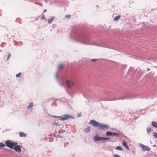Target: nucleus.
Returning <instances> with one entry per match:
<instances>
[{
    "label": "nucleus",
    "instance_id": "1",
    "mask_svg": "<svg viewBox=\"0 0 157 157\" xmlns=\"http://www.w3.org/2000/svg\"><path fill=\"white\" fill-rule=\"evenodd\" d=\"M6 145L8 147L11 149H13L14 148V146L15 145H17L18 143L17 142H11L10 140H7L5 142Z\"/></svg>",
    "mask_w": 157,
    "mask_h": 157
},
{
    "label": "nucleus",
    "instance_id": "2",
    "mask_svg": "<svg viewBox=\"0 0 157 157\" xmlns=\"http://www.w3.org/2000/svg\"><path fill=\"white\" fill-rule=\"evenodd\" d=\"M106 135L107 136H120L119 134L116 133L115 132H112L111 131H108L106 132Z\"/></svg>",
    "mask_w": 157,
    "mask_h": 157
},
{
    "label": "nucleus",
    "instance_id": "3",
    "mask_svg": "<svg viewBox=\"0 0 157 157\" xmlns=\"http://www.w3.org/2000/svg\"><path fill=\"white\" fill-rule=\"evenodd\" d=\"M139 146L140 147L142 148V150L143 151H150L151 149L147 146H145L142 144H140Z\"/></svg>",
    "mask_w": 157,
    "mask_h": 157
},
{
    "label": "nucleus",
    "instance_id": "4",
    "mask_svg": "<svg viewBox=\"0 0 157 157\" xmlns=\"http://www.w3.org/2000/svg\"><path fill=\"white\" fill-rule=\"evenodd\" d=\"M104 137H99L98 135H95L94 138V140L96 142L99 140L104 141Z\"/></svg>",
    "mask_w": 157,
    "mask_h": 157
},
{
    "label": "nucleus",
    "instance_id": "5",
    "mask_svg": "<svg viewBox=\"0 0 157 157\" xmlns=\"http://www.w3.org/2000/svg\"><path fill=\"white\" fill-rule=\"evenodd\" d=\"M13 149L19 153H20L21 152V147L19 145H15L14 146V148Z\"/></svg>",
    "mask_w": 157,
    "mask_h": 157
},
{
    "label": "nucleus",
    "instance_id": "6",
    "mask_svg": "<svg viewBox=\"0 0 157 157\" xmlns=\"http://www.w3.org/2000/svg\"><path fill=\"white\" fill-rule=\"evenodd\" d=\"M90 123L94 126H98L99 127L100 124V123L98 122L95 120H93L90 121Z\"/></svg>",
    "mask_w": 157,
    "mask_h": 157
},
{
    "label": "nucleus",
    "instance_id": "7",
    "mask_svg": "<svg viewBox=\"0 0 157 157\" xmlns=\"http://www.w3.org/2000/svg\"><path fill=\"white\" fill-rule=\"evenodd\" d=\"M99 127L101 129H108L109 128V126L104 124H100Z\"/></svg>",
    "mask_w": 157,
    "mask_h": 157
},
{
    "label": "nucleus",
    "instance_id": "8",
    "mask_svg": "<svg viewBox=\"0 0 157 157\" xmlns=\"http://www.w3.org/2000/svg\"><path fill=\"white\" fill-rule=\"evenodd\" d=\"M66 84L67 87L70 88L73 86V83L72 81L68 80L66 82Z\"/></svg>",
    "mask_w": 157,
    "mask_h": 157
},
{
    "label": "nucleus",
    "instance_id": "9",
    "mask_svg": "<svg viewBox=\"0 0 157 157\" xmlns=\"http://www.w3.org/2000/svg\"><path fill=\"white\" fill-rule=\"evenodd\" d=\"M63 116L64 117V118H73L72 116H70L67 114H65V115H63ZM50 117H53L54 118H63L62 116L57 117L56 116H50Z\"/></svg>",
    "mask_w": 157,
    "mask_h": 157
},
{
    "label": "nucleus",
    "instance_id": "10",
    "mask_svg": "<svg viewBox=\"0 0 157 157\" xmlns=\"http://www.w3.org/2000/svg\"><path fill=\"white\" fill-rule=\"evenodd\" d=\"M122 145L124 146V147H126V148L127 149H128L129 150V148L127 145V144L126 142V141H123V142H122Z\"/></svg>",
    "mask_w": 157,
    "mask_h": 157
},
{
    "label": "nucleus",
    "instance_id": "11",
    "mask_svg": "<svg viewBox=\"0 0 157 157\" xmlns=\"http://www.w3.org/2000/svg\"><path fill=\"white\" fill-rule=\"evenodd\" d=\"M90 131V126L86 128L84 130V131L85 132L87 133H89Z\"/></svg>",
    "mask_w": 157,
    "mask_h": 157
},
{
    "label": "nucleus",
    "instance_id": "12",
    "mask_svg": "<svg viewBox=\"0 0 157 157\" xmlns=\"http://www.w3.org/2000/svg\"><path fill=\"white\" fill-rule=\"evenodd\" d=\"M19 136L21 137H25L26 136L25 134L22 132H21L19 133Z\"/></svg>",
    "mask_w": 157,
    "mask_h": 157
},
{
    "label": "nucleus",
    "instance_id": "13",
    "mask_svg": "<svg viewBox=\"0 0 157 157\" xmlns=\"http://www.w3.org/2000/svg\"><path fill=\"white\" fill-rule=\"evenodd\" d=\"M152 126L155 128H157V123L155 121H152Z\"/></svg>",
    "mask_w": 157,
    "mask_h": 157
},
{
    "label": "nucleus",
    "instance_id": "14",
    "mask_svg": "<svg viewBox=\"0 0 157 157\" xmlns=\"http://www.w3.org/2000/svg\"><path fill=\"white\" fill-rule=\"evenodd\" d=\"M54 17H52L51 19H49L48 20V23L49 24H51V23H52V22L54 20Z\"/></svg>",
    "mask_w": 157,
    "mask_h": 157
},
{
    "label": "nucleus",
    "instance_id": "15",
    "mask_svg": "<svg viewBox=\"0 0 157 157\" xmlns=\"http://www.w3.org/2000/svg\"><path fill=\"white\" fill-rule=\"evenodd\" d=\"M33 106V103L31 102L29 104V105L28 106V109H31Z\"/></svg>",
    "mask_w": 157,
    "mask_h": 157
},
{
    "label": "nucleus",
    "instance_id": "16",
    "mask_svg": "<svg viewBox=\"0 0 157 157\" xmlns=\"http://www.w3.org/2000/svg\"><path fill=\"white\" fill-rule=\"evenodd\" d=\"M147 133L148 134H149L151 132V128L148 127L147 128Z\"/></svg>",
    "mask_w": 157,
    "mask_h": 157
},
{
    "label": "nucleus",
    "instance_id": "17",
    "mask_svg": "<svg viewBox=\"0 0 157 157\" xmlns=\"http://www.w3.org/2000/svg\"><path fill=\"white\" fill-rule=\"evenodd\" d=\"M115 149L116 150H118L121 151H123V149L122 147L120 146H117V147Z\"/></svg>",
    "mask_w": 157,
    "mask_h": 157
},
{
    "label": "nucleus",
    "instance_id": "18",
    "mask_svg": "<svg viewBox=\"0 0 157 157\" xmlns=\"http://www.w3.org/2000/svg\"><path fill=\"white\" fill-rule=\"evenodd\" d=\"M53 136L56 138H61L62 137V136L60 135H56L55 134H54L53 135Z\"/></svg>",
    "mask_w": 157,
    "mask_h": 157
},
{
    "label": "nucleus",
    "instance_id": "19",
    "mask_svg": "<svg viewBox=\"0 0 157 157\" xmlns=\"http://www.w3.org/2000/svg\"><path fill=\"white\" fill-rule=\"evenodd\" d=\"M120 16H117L114 18V20L115 21H118L120 19Z\"/></svg>",
    "mask_w": 157,
    "mask_h": 157
},
{
    "label": "nucleus",
    "instance_id": "20",
    "mask_svg": "<svg viewBox=\"0 0 157 157\" xmlns=\"http://www.w3.org/2000/svg\"><path fill=\"white\" fill-rule=\"evenodd\" d=\"M63 67V65L62 64H59L58 66V68L59 69H62Z\"/></svg>",
    "mask_w": 157,
    "mask_h": 157
},
{
    "label": "nucleus",
    "instance_id": "21",
    "mask_svg": "<svg viewBox=\"0 0 157 157\" xmlns=\"http://www.w3.org/2000/svg\"><path fill=\"white\" fill-rule=\"evenodd\" d=\"M11 56V54L10 53H9L8 54V56L7 58L6 61H8L10 59V57Z\"/></svg>",
    "mask_w": 157,
    "mask_h": 157
},
{
    "label": "nucleus",
    "instance_id": "22",
    "mask_svg": "<svg viewBox=\"0 0 157 157\" xmlns=\"http://www.w3.org/2000/svg\"><path fill=\"white\" fill-rule=\"evenodd\" d=\"M21 72H20V73H19L18 74H16V77H17V78H19V77H20L21 76Z\"/></svg>",
    "mask_w": 157,
    "mask_h": 157
},
{
    "label": "nucleus",
    "instance_id": "23",
    "mask_svg": "<svg viewBox=\"0 0 157 157\" xmlns=\"http://www.w3.org/2000/svg\"><path fill=\"white\" fill-rule=\"evenodd\" d=\"M111 140V139L110 138L104 137V141H105L106 140Z\"/></svg>",
    "mask_w": 157,
    "mask_h": 157
},
{
    "label": "nucleus",
    "instance_id": "24",
    "mask_svg": "<svg viewBox=\"0 0 157 157\" xmlns=\"http://www.w3.org/2000/svg\"><path fill=\"white\" fill-rule=\"evenodd\" d=\"M5 146V145L2 143H0V147H2Z\"/></svg>",
    "mask_w": 157,
    "mask_h": 157
},
{
    "label": "nucleus",
    "instance_id": "25",
    "mask_svg": "<svg viewBox=\"0 0 157 157\" xmlns=\"http://www.w3.org/2000/svg\"><path fill=\"white\" fill-rule=\"evenodd\" d=\"M154 137L155 138H157V133H154Z\"/></svg>",
    "mask_w": 157,
    "mask_h": 157
},
{
    "label": "nucleus",
    "instance_id": "26",
    "mask_svg": "<svg viewBox=\"0 0 157 157\" xmlns=\"http://www.w3.org/2000/svg\"><path fill=\"white\" fill-rule=\"evenodd\" d=\"M97 59H92L91 60V61L93 62H95L97 61Z\"/></svg>",
    "mask_w": 157,
    "mask_h": 157
},
{
    "label": "nucleus",
    "instance_id": "27",
    "mask_svg": "<svg viewBox=\"0 0 157 157\" xmlns=\"http://www.w3.org/2000/svg\"><path fill=\"white\" fill-rule=\"evenodd\" d=\"M68 118H60V120L61 121H64L68 119Z\"/></svg>",
    "mask_w": 157,
    "mask_h": 157
},
{
    "label": "nucleus",
    "instance_id": "28",
    "mask_svg": "<svg viewBox=\"0 0 157 157\" xmlns=\"http://www.w3.org/2000/svg\"><path fill=\"white\" fill-rule=\"evenodd\" d=\"M113 156L114 157H120V155L118 154H115Z\"/></svg>",
    "mask_w": 157,
    "mask_h": 157
},
{
    "label": "nucleus",
    "instance_id": "29",
    "mask_svg": "<svg viewBox=\"0 0 157 157\" xmlns=\"http://www.w3.org/2000/svg\"><path fill=\"white\" fill-rule=\"evenodd\" d=\"M53 125H56L57 126H59V124L57 123H54L53 124Z\"/></svg>",
    "mask_w": 157,
    "mask_h": 157
},
{
    "label": "nucleus",
    "instance_id": "30",
    "mask_svg": "<svg viewBox=\"0 0 157 157\" xmlns=\"http://www.w3.org/2000/svg\"><path fill=\"white\" fill-rule=\"evenodd\" d=\"M45 18V16L44 15H42V17L41 18V20H43V19H44Z\"/></svg>",
    "mask_w": 157,
    "mask_h": 157
},
{
    "label": "nucleus",
    "instance_id": "31",
    "mask_svg": "<svg viewBox=\"0 0 157 157\" xmlns=\"http://www.w3.org/2000/svg\"><path fill=\"white\" fill-rule=\"evenodd\" d=\"M78 117H80L81 116V113H79L78 114V116H77Z\"/></svg>",
    "mask_w": 157,
    "mask_h": 157
},
{
    "label": "nucleus",
    "instance_id": "32",
    "mask_svg": "<svg viewBox=\"0 0 157 157\" xmlns=\"http://www.w3.org/2000/svg\"><path fill=\"white\" fill-rule=\"evenodd\" d=\"M65 17H66L69 18L70 17V15H66Z\"/></svg>",
    "mask_w": 157,
    "mask_h": 157
},
{
    "label": "nucleus",
    "instance_id": "33",
    "mask_svg": "<svg viewBox=\"0 0 157 157\" xmlns=\"http://www.w3.org/2000/svg\"><path fill=\"white\" fill-rule=\"evenodd\" d=\"M47 10H46V9H45V10H44L43 12H44V13H45V12H47Z\"/></svg>",
    "mask_w": 157,
    "mask_h": 157
}]
</instances>
